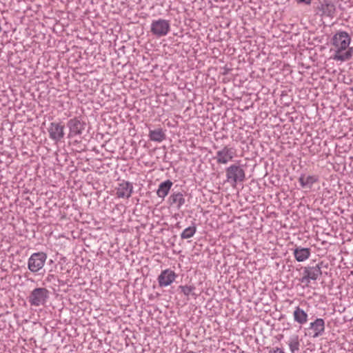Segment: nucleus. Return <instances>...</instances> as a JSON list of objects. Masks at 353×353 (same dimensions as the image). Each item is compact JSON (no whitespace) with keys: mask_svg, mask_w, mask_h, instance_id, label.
<instances>
[{"mask_svg":"<svg viewBox=\"0 0 353 353\" xmlns=\"http://www.w3.org/2000/svg\"><path fill=\"white\" fill-rule=\"evenodd\" d=\"M351 40V37L345 31L339 30L334 34L332 39L333 48L331 51L333 52V54L331 58L340 62H345L352 59L353 48H349Z\"/></svg>","mask_w":353,"mask_h":353,"instance_id":"nucleus-1","label":"nucleus"},{"mask_svg":"<svg viewBox=\"0 0 353 353\" xmlns=\"http://www.w3.org/2000/svg\"><path fill=\"white\" fill-rule=\"evenodd\" d=\"M226 181L233 188L236 187L238 183L244 181L245 172L243 166L237 164H232L225 168Z\"/></svg>","mask_w":353,"mask_h":353,"instance_id":"nucleus-2","label":"nucleus"},{"mask_svg":"<svg viewBox=\"0 0 353 353\" xmlns=\"http://www.w3.org/2000/svg\"><path fill=\"white\" fill-rule=\"evenodd\" d=\"M49 294L50 292L46 288H37L30 292L28 300L32 306L45 305L49 298Z\"/></svg>","mask_w":353,"mask_h":353,"instance_id":"nucleus-3","label":"nucleus"},{"mask_svg":"<svg viewBox=\"0 0 353 353\" xmlns=\"http://www.w3.org/2000/svg\"><path fill=\"white\" fill-rule=\"evenodd\" d=\"M170 31V21L164 19L152 20L150 24V32L157 38L165 37Z\"/></svg>","mask_w":353,"mask_h":353,"instance_id":"nucleus-4","label":"nucleus"},{"mask_svg":"<svg viewBox=\"0 0 353 353\" xmlns=\"http://www.w3.org/2000/svg\"><path fill=\"white\" fill-rule=\"evenodd\" d=\"M236 157V150L234 147L225 145L216 152L214 159L218 164H228Z\"/></svg>","mask_w":353,"mask_h":353,"instance_id":"nucleus-5","label":"nucleus"},{"mask_svg":"<svg viewBox=\"0 0 353 353\" xmlns=\"http://www.w3.org/2000/svg\"><path fill=\"white\" fill-rule=\"evenodd\" d=\"M47 255L44 252H39L32 254L28 261V270L33 273L39 272L44 267Z\"/></svg>","mask_w":353,"mask_h":353,"instance_id":"nucleus-6","label":"nucleus"},{"mask_svg":"<svg viewBox=\"0 0 353 353\" xmlns=\"http://www.w3.org/2000/svg\"><path fill=\"white\" fill-rule=\"evenodd\" d=\"M322 274L321 265L317 264L315 266H307L303 269V276L300 281L308 285L311 281H316Z\"/></svg>","mask_w":353,"mask_h":353,"instance_id":"nucleus-7","label":"nucleus"},{"mask_svg":"<svg viewBox=\"0 0 353 353\" xmlns=\"http://www.w3.org/2000/svg\"><path fill=\"white\" fill-rule=\"evenodd\" d=\"M67 126L69 128L68 138H72L83 133L85 123L79 117H74L68 121Z\"/></svg>","mask_w":353,"mask_h":353,"instance_id":"nucleus-8","label":"nucleus"},{"mask_svg":"<svg viewBox=\"0 0 353 353\" xmlns=\"http://www.w3.org/2000/svg\"><path fill=\"white\" fill-rule=\"evenodd\" d=\"M48 132L50 139L56 143L59 142L64 137V125L60 123H50Z\"/></svg>","mask_w":353,"mask_h":353,"instance_id":"nucleus-9","label":"nucleus"},{"mask_svg":"<svg viewBox=\"0 0 353 353\" xmlns=\"http://www.w3.org/2000/svg\"><path fill=\"white\" fill-rule=\"evenodd\" d=\"M115 191L118 198L129 199L133 192V185L129 181H122L118 184Z\"/></svg>","mask_w":353,"mask_h":353,"instance_id":"nucleus-10","label":"nucleus"},{"mask_svg":"<svg viewBox=\"0 0 353 353\" xmlns=\"http://www.w3.org/2000/svg\"><path fill=\"white\" fill-rule=\"evenodd\" d=\"M177 277L176 274L170 269L163 270L158 276V283L160 287L164 288L171 285Z\"/></svg>","mask_w":353,"mask_h":353,"instance_id":"nucleus-11","label":"nucleus"},{"mask_svg":"<svg viewBox=\"0 0 353 353\" xmlns=\"http://www.w3.org/2000/svg\"><path fill=\"white\" fill-rule=\"evenodd\" d=\"M312 331L309 334L313 338H317L323 335L325 332V321L323 319L317 318L311 322L309 328Z\"/></svg>","mask_w":353,"mask_h":353,"instance_id":"nucleus-12","label":"nucleus"},{"mask_svg":"<svg viewBox=\"0 0 353 353\" xmlns=\"http://www.w3.org/2000/svg\"><path fill=\"white\" fill-rule=\"evenodd\" d=\"M293 250V255L298 262H303L307 260L311 255V249L296 245Z\"/></svg>","mask_w":353,"mask_h":353,"instance_id":"nucleus-13","label":"nucleus"},{"mask_svg":"<svg viewBox=\"0 0 353 353\" xmlns=\"http://www.w3.org/2000/svg\"><path fill=\"white\" fill-rule=\"evenodd\" d=\"M319 181V178L315 175H306L305 174H301L299 178L300 185L303 188H311L314 183Z\"/></svg>","mask_w":353,"mask_h":353,"instance_id":"nucleus-14","label":"nucleus"},{"mask_svg":"<svg viewBox=\"0 0 353 353\" xmlns=\"http://www.w3.org/2000/svg\"><path fill=\"white\" fill-rule=\"evenodd\" d=\"M294 321L300 325L305 324L308 321L307 314L300 307H295L293 312Z\"/></svg>","mask_w":353,"mask_h":353,"instance_id":"nucleus-15","label":"nucleus"},{"mask_svg":"<svg viewBox=\"0 0 353 353\" xmlns=\"http://www.w3.org/2000/svg\"><path fill=\"white\" fill-rule=\"evenodd\" d=\"M172 185L173 183L169 179L161 183L157 191V196L163 199L168 194Z\"/></svg>","mask_w":353,"mask_h":353,"instance_id":"nucleus-16","label":"nucleus"},{"mask_svg":"<svg viewBox=\"0 0 353 353\" xmlns=\"http://www.w3.org/2000/svg\"><path fill=\"white\" fill-rule=\"evenodd\" d=\"M170 205H175L176 208L179 210L184 205L185 200L184 196L181 192H174L169 197Z\"/></svg>","mask_w":353,"mask_h":353,"instance_id":"nucleus-17","label":"nucleus"},{"mask_svg":"<svg viewBox=\"0 0 353 353\" xmlns=\"http://www.w3.org/2000/svg\"><path fill=\"white\" fill-rule=\"evenodd\" d=\"M149 138L152 141L162 142L165 139V134L161 128L150 130L149 132Z\"/></svg>","mask_w":353,"mask_h":353,"instance_id":"nucleus-18","label":"nucleus"},{"mask_svg":"<svg viewBox=\"0 0 353 353\" xmlns=\"http://www.w3.org/2000/svg\"><path fill=\"white\" fill-rule=\"evenodd\" d=\"M291 353H299L300 342L297 334L292 335L288 343Z\"/></svg>","mask_w":353,"mask_h":353,"instance_id":"nucleus-19","label":"nucleus"},{"mask_svg":"<svg viewBox=\"0 0 353 353\" xmlns=\"http://www.w3.org/2000/svg\"><path fill=\"white\" fill-rule=\"evenodd\" d=\"M196 232V227L194 223H192L191 226L186 228L181 234V238L182 239H187L192 237Z\"/></svg>","mask_w":353,"mask_h":353,"instance_id":"nucleus-20","label":"nucleus"},{"mask_svg":"<svg viewBox=\"0 0 353 353\" xmlns=\"http://www.w3.org/2000/svg\"><path fill=\"white\" fill-rule=\"evenodd\" d=\"M179 288L185 296H189L195 290V287L193 285H180Z\"/></svg>","mask_w":353,"mask_h":353,"instance_id":"nucleus-21","label":"nucleus"},{"mask_svg":"<svg viewBox=\"0 0 353 353\" xmlns=\"http://www.w3.org/2000/svg\"><path fill=\"white\" fill-rule=\"evenodd\" d=\"M323 12L328 16H332L335 12L334 6L332 4H326L323 8Z\"/></svg>","mask_w":353,"mask_h":353,"instance_id":"nucleus-22","label":"nucleus"},{"mask_svg":"<svg viewBox=\"0 0 353 353\" xmlns=\"http://www.w3.org/2000/svg\"><path fill=\"white\" fill-rule=\"evenodd\" d=\"M269 353H285L282 348L275 347L269 351Z\"/></svg>","mask_w":353,"mask_h":353,"instance_id":"nucleus-23","label":"nucleus"},{"mask_svg":"<svg viewBox=\"0 0 353 353\" xmlns=\"http://www.w3.org/2000/svg\"><path fill=\"white\" fill-rule=\"evenodd\" d=\"M297 3H303L305 5H310L312 0H295Z\"/></svg>","mask_w":353,"mask_h":353,"instance_id":"nucleus-24","label":"nucleus"},{"mask_svg":"<svg viewBox=\"0 0 353 353\" xmlns=\"http://www.w3.org/2000/svg\"><path fill=\"white\" fill-rule=\"evenodd\" d=\"M238 353H250L248 352H245L244 350H240Z\"/></svg>","mask_w":353,"mask_h":353,"instance_id":"nucleus-25","label":"nucleus"},{"mask_svg":"<svg viewBox=\"0 0 353 353\" xmlns=\"http://www.w3.org/2000/svg\"><path fill=\"white\" fill-rule=\"evenodd\" d=\"M350 90L353 92V86L350 88Z\"/></svg>","mask_w":353,"mask_h":353,"instance_id":"nucleus-26","label":"nucleus"}]
</instances>
